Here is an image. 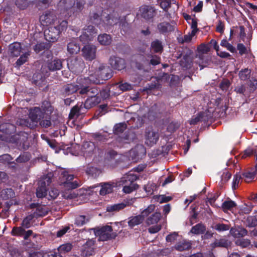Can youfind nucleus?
Masks as SVG:
<instances>
[{"label":"nucleus","instance_id":"obj_1","mask_svg":"<svg viewBox=\"0 0 257 257\" xmlns=\"http://www.w3.org/2000/svg\"><path fill=\"white\" fill-rule=\"evenodd\" d=\"M98 94L99 90L97 87L85 85L80 90L79 95L87 96L84 102H83V107L85 108L86 111L101 102V98Z\"/></svg>","mask_w":257,"mask_h":257},{"label":"nucleus","instance_id":"obj_2","mask_svg":"<svg viewBox=\"0 0 257 257\" xmlns=\"http://www.w3.org/2000/svg\"><path fill=\"white\" fill-rule=\"evenodd\" d=\"M68 22L66 20L59 22L58 24L50 26L48 30L44 32L46 39L52 42L57 41L60 34L66 30Z\"/></svg>","mask_w":257,"mask_h":257},{"label":"nucleus","instance_id":"obj_3","mask_svg":"<svg viewBox=\"0 0 257 257\" xmlns=\"http://www.w3.org/2000/svg\"><path fill=\"white\" fill-rule=\"evenodd\" d=\"M138 179L137 175L129 172L126 174L121 179L123 191L126 194H129L138 189L139 185L135 183Z\"/></svg>","mask_w":257,"mask_h":257},{"label":"nucleus","instance_id":"obj_4","mask_svg":"<svg viewBox=\"0 0 257 257\" xmlns=\"http://www.w3.org/2000/svg\"><path fill=\"white\" fill-rule=\"evenodd\" d=\"M90 20L92 23L97 26H112L114 23L110 15L103 11L100 15L96 13H92L90 15Z\"/></svg>","mask_w":257,"mask_h":257},{"label":"nucleus","instance_id":"obj_5","mask_svg":"<svg viewBox=\"0 0 257 257\" xmlns=\"http://www.w3.org/2000/svg\"><path fill=\"white\" fill-rule=\"evenodd\" d=\"M85 86V85H84L83 84L77 85L71 83L65 84L61 88L60 95L62 98H65L76 92L79 94L80 90Z\"/></svg>","mask_w":257,"mask_h":257},{"label":"nucleus","instance_id":"obj_6","mask_svg":"<svg viewBox=\"0 0 257 257\" xmlns=\"http://www.w3.org/2000/svg\"><path fill=\"white\" fill-rule=\"evenodd\" d=\"M112 231V227L111 226L106 225L96 229L95 234L99 236L100 240L105 241L114 238L116 237V233L113 232Z\"/></svg>","mask_w":257,"mask_h":257},{"label":"nucleus","instance_id":"obj_7","mask_svg":"<svg viewBox=\"0 0 257 257\" xmlns=\"http://www.w3.org/2000/svg\"><path fill=\"white\" fill-rule=\"evenodd\" d=\"M73 179V175L69 174L67 171H63L60 177V183L68 189H75L79 186V184L76 181H72Z\"/></svg>","mask_w":257,"mask_h":257},{"label":"nucleus","instance_id":"obj_8","mask_svg":"<svg viewBox=\"0 0 257 257\" xmlns=\"http://www.w3.org/2000/svg\"><path fill=\"white\" fill-rule=\"evenodd\" d=\"M67 65L70 70L76 74L82 71L84 62L81 57H77L71 58Z\"/></svg>","mask_w":257,"mask_h":257},{"label":"nucleus","instance_id":"obj_9","mask_svg":"<svg viewBox=\"0 0 257 257\" xmlns=\"http://www.w3.org/2000/svg\"><path fill=\"white\" fill-rule=\"evenodd\" d=\"M97 33V30L92 25H89L83 29L82 34L80 36V41L83 44L88 43L93 39Z\"/></svg>","mask_w":257,"mask_h":257},{"label":"nucleus","instance_id":"obj_10","mask_svg":"<svg viewBox=\"0 0 257 257\" xmlns=\"http://www.w3.org/2000/svg\"><path fill=\"white\" fill-rule=\"evenodd\" d=\"M145 143L149 146L156 144L159 139L158 132L154 131L152 127L147 128L145 133Z\"/></svg>","mask_w":257,"mask_h":257},{"label":"nucleus","instance_id":"obj_11","mask_svg":"<svg viewBox=\"0 0 257 257\" xmlns=\"http://www.w3.org/2000/svg\"><path fill=\"white\" fill-rule=\"evenodd\" d=\"M82 52L86 60L91 61L96 57V47L93 45H86L82 48Z\"/></svg>","mask_w":257,"mask_h":257},{"label":"nucleus","instance_id":"obj_12","mask_svg":"<svg viewBox=\"0 0 257 257\" xmlns=\"http://www.w3.org/2000/svg\"><path fill=\"white\" fill-rule=\"evenodd\" d=\"M109 64L115 70H121L125 68L124 59L116 56H111L109 59Z\"/></svg>","mask_w":257,"mask_h":257},{"label":"nucleus","instance_id":"obj_13","mask_svg":"<svg viewBox=\"0 0 257 257\" xmlns=\"http://www.w3.org/2000/svg\"><path fill=\"white\" fill-rule=\"evenodd\" d=\"M212 117V114L209 111H201L189 121L191 125L196 124L199 121L207 122Z\"/></svg>","mask_w":257,"mask_h":257},{"label":"nucleus","instance_id":"obj_14","mask_svg":"<svg viewBox=\"0 0 257 257\" xmlns=\"http://www.w3.org/2000/svg\"><path fill=\"white\" fill-rule=\"evenodd\" d=\"M191 54V52L189 50H187L186 52L183 51L179 54L178 56H177V58H180L182 56L183 57L182 59L180 61V64L181 67L186 69L191 67L192 63V60L190 57Z\"/></svg>","mask_w":257,"mask_h":257},{"label":"nucleus","instance_id":"obj_15","mask_svg":"<svg viewBox=\"0 0 257 257\" xmlns=\"http://www.w3.org/2000/svg\"><path fill=\"white\" fill-rule=\"evenodd\" d=\"M56 18L54 12L46 11L40 16L39 19L43 25H48L53 23Z\"/></svg>","mask_w":257,"mask_h":257},{"label":"nucleus","instance_id":"obj_16","mask_svg":"<svg viewBox=\"0 0 257 257\" xmlns=\"http://www.w3.org/2000/svg\"><path fill=\"white\" fill-rule=\"evenodd\" d=\"M94 241L93 240H87L80 249L81 255L87 257L93 254L94 253Z\"/></svg>","mask_w":257,"mask_h":257},{"label":"nucleus","instance_id":"obj_17","mask_svg":"<svg viewBox=\"0 0 257 257\" xmlns=\"http://www.w3.org/2000/svg\"><path fill=\"white\" fill-rule=\"evenodd\" d=\"M22 48L21 44L19 42H14L9 45L8 47V54L11 57H17L20 56Z\"/></svg>","mask_w":257,"mask_h":257},{"label":"nucleus","instance_id":"obj_18","mask_svg":"<svg viewBox=\"0 0 257 257\" xmlns=\"http://www.w3.org/2000/svg\"><path fill=\"white\" fill-rule=\"evenodd\" d=\"M98 75L100 76L101 81H105L112 77L113 72L108 66L101 65L99 67V74Z\"/></svg>","mask_w":257,"mask_h":257},{"label":"nucleus","instance_id":"obj_19","mask_svg":"<svg viewBox=\"0 0 257 257\" xmlns=\"http://www.w3.org/2000/svg\"><path fill=\"white\" fill-rule=\"evenodd\" d=\"M161 104L155 103L149 108L147 113L148 118L149 120H154L159 117L161 113Z\"/></svg>","mask_w":257,"mask_h":257},{"label":"nucleus","instance_id":"obj_20","mask_svg":"<svg viewBox=\"0 0 257 257\" xmlns=\"http://www.w3.org/2000/svg\"><path fill=\"white\" fill-rule=\"evenodd\" d=\"M86 112V110L83 107V102H78L76 105L71 109L69 113V117L73 118L75 116L78 117Z\"/></svg>","mask_w":257,"mask_h":257},{"label":"nucleus","instance_id":"obj_21","mask_svg":"<svg viewBox=\"0 0 257 257\" xmlns=\"http://www.w3.org/2000/svg\"><path fill=\"white\" fill-rule=\"evenodd\" d=\"M63 59L55 58L49 61L47 64V67L50 71H55L61 70L63 67Z\"/></svg>","mask_w":257,"mask_h":257},{"label":"nucleus","instance_id":"obj_22","mask_svg":"<svg viewBox=\"0 0 257 257\" xmlns=\"http://www.w3.org/2000/svg\"><path fill=\"white\" fill-rule=\"evenodd\" d=\"M142 16L146 20L152 19L156 14V11L153 7L145 6L141 9Z\"/></svg>","mask_w":257,"mask_h":257},{"label":"nucleus","instance_id":"obj_23","mask_svg":"<svg viewBox=\"0 0 257 257\" xmlns=\"http://www.w3.org/2000/svg\"><path fill=\"white\" fill-rule=\"evenodd\" d=\"M157 29L161 34H166L174 31V26L170 23L167 22H163L157 25Z\"/></svg>","mask_w":257,"mask_h":257},{"label":"nucleus","instance_id":"obj_24","mask_svg":"<svg viewBox=\"0 0 257 257\" xmlns=\"http://www.w3.org/2000/svg\"><path fill=\"white\" fill-rule=\"evenodd\" d=\"M83 83L84 84V85L89 86L90 84H100L103 83L101 81L100 76L96 75V74L90 75L88 77H85L82 79Z\"/></svg>","mask_w":257,"mask_h":257},{"label":"nucleus","instance_id":"obj_25","mask_svg":"<svg viewBox=\"0 0 257 257\" xmlns=\"http://www.w3.org/2000/svg\"><path fill=\"white\" fill-rule=\"evenodd\" d=\"M40 108L43 115H47V116L51 115L54 110V107L51 102L47 100L42 102Z\"/></svg>","mask_w":257,"mask_h":257},{"label":"nucleus","instance_id":"obj_26","mask_svg":"<svg viewBox=\"0 0 257 257\" xmlns=\"http://www.w3.org/2000/svg\"><path fill=\"white\" fill-rule=\"evenodd\" d=\"M192 247V243L191 241L183 240L177 243L175 246V249L179 251L188 250Z\"/></svg>","mask_w":257,"mask_h":257},{"label":"nucleus","instance_id":"obj_27","mask_svg":"<svg viewBox=\"0 0 257 257\" xmlns=\"http://www.w3.org/2000/svg\"><path fill=\"white\" fill-rule=\"evenodd\" d=\"M230 232L232 235L235 238L242 237L247 234V230L241 226L231 228Z\"/></svg>","mask_w":257,"mask_h":257},{"label":"nucleus","instance_id":"obj_28","mask_svg":"<svg viewBox=\"0 0 257 257\" xmlns=\"http://www.w3.org/2000/svg\"><path fill=\"white\" fill-rule=\"evenodd\" d=\"M30 117L33 121L37 123L42 118H44V115L41 112L40 107H36L30 112Z\"/></svg>","mask_w":257,"mask_h":257},{"label":"nucleus","instance_id":"obj_29","mask_svg":"<svg viewBox=\"0 0 257 257\" xmlns=\"http://www.w3.org/2000/svg\"><path fill=\"white\" fill-rule=\"evenodd\" d=\"M80 50V45L76 40H71L67 45V51L71 54H77Z\"/></svg>","mask_w":257,"mask_h":257},{"label":"nucleus","instance_id":"obj_30","mask_svg":"<svg viewBox=\"0 0 257 257\" xmlns=\"http://www.w3.org/2000/svg\"><path fill=\"white\" fill-rule=\"evenodd\" d=\"M206 230V225L202 223H199L192 227L190 232L194 234L199 235L204 234Z\"/></svg>","mask_w":257,"mask_h":257},{"label":"nucleus","instance_id":"obj_31","mask_svg":"<svg viewBox=\"0 0 257 257\" xmlns=\"http://www.w3.org/2000/svg\"><path fill=\"white\" fill-rule=\"evenodd\" d=\"M151 48L156 53H161L164 49L162 42L159 39H155L151 42Z\"/></svg>","mask_w":257,"mask_h":257},{"label":"nucleus","instance_id":"obj_32","mask_svg":"<svg viewBox=\"0 0 257 257\" xmlns=\"http://www.w3.org/2000/svg\"><path fill=\"white\" fill-rule=\"evenodd\" d=\"M50 42H41L37 43L34 47V50L36 53H39L42 51L45 52L51 47Z\"/></svg>","mask_w":257,"mask_h":257},{"label":"nucleus","instance_id":"obj_33","mask_svg":"<svg viewBox=\"0 0 257 257\" xmlns=\"http://www.w3.org/2000/svg\"><path fill=\"white\" fill-rule=\"evenodd\" d=\"M97 40L101 45L107 46L111 44L112 38L110 35L104 33L98 35Z\"/></svg>","mask_w":257,"mask_h":257},{"label":"nucleus","instance_id":"obj_34","mask_svg":"<svg viewBox=\"0 0 257 257\" xmlns=\"http://www.w3.org/2000/svg\"><path fill=\"white\" fill-rule=\"evenodd\" d=\"M1 198L3 200H8L15 196V193L12 188L3 189L0 192Z\"/></svg>","mask_w":257,"mask_h":257},{"label":"nucleus","instance_id":"obj_35","mask_svg":"<svg viewBox=\"0 0 257 257\" xmlns=\"http://www.w3.org/2000/svg\"><path fill=\"white\" fill-rule=\"evenodd\" d=\"M36 0H16V6L20 10H25L30 5L35 3Z\"/></svg>","mask_w":257,"mask_h":257},{"label":"nucleus","instance_id":"obj_36","mask_svg":"<svg viewBox=\"0 0 257 257\" xmlns=\"http://www.w3.org/2000/svg\"><path fill=\"white\" fill-rule=\"evenodd\" d=\"M144 220V216L141 215V214L135 216H132L128 221V225L130 227L133 228L135 226L142 223Z\"/></svg>","mask_w":257,"mask_h":257},{"label":"nucleus","instance_id":"obj_37","mask_svg":"<svg viewBox=\"0 0 257 257\" xmlns=\"http://www.w3.org/2000/svg\"><path fill=\"white\" fill-rule=\"evenodd\" d=\"M32 79L34 84L38 86H42L45 81V78L40 72L34 73Z\"/></svg>","mask_w":257,"mask_h":257},{"label":"nucleus","instance_id":"obj_38","mask_svg":"<svg viewBox=\"0 0 257 257\" xmlns=\"http://www.w3.org/2000/svg\"><path fill=\"white\" fill-rule=\"evenodd\" d=\"M251 71L248 68H244L240 70L238 72L239 79L242 81H246L250 77Z\"/></svg>","mask_w":257,"mask_h":257},{"label":"nucleus","instance_id":"obj_39","mask_svg":"<svg viewBox=\"0 0 257 257\" xmlns=\"http://www.w3.org/2000/svg\"><path fill=\"white\" fill-rule=\"evenodd\" d=\"M84 152L90 155L95 149V146L94 143L92 142H86L83 145Z\"/></svg>","mask_w":257,"mask_h":257},{"label":"nucleus","instance_id":"obj_40","mask_svg":"<svg viewBox=\"0 0 257 257\" xmlns=\"http://www.w3.org/2000/svg\"><path fill=\"white\" fill-rule=\"evenodd\" d=\"M29 55L30 54L28 52H25L22 55H20L19 58L15 63V67L19 68L22 65H23L28 61Z\"/></svg>","mask_w":257,"mask_h":257},{"label":"nucleus","instance_id":"obj_41","mask_svg":"<svg viewBox=\"0 0 257 257\" xmlns=\"http://www.w3.org/2000/svg\"><path fill=\"white\" fill-rule=\"evenodd\" d=\"M161 217V214L159 212H155L150 216L146 220L148 225L154 224L158 223Z\"/></svg>","mask_w":257,"mask_h":257},{"label":"nucleus","instance_id":"obj_42","mask_svg":"<svg viewBox=\"0 0 257 257\" xmlns=\"http://www.w3.org/2000/svg\"><path fill=\"white\" fill-rule=\"evenodd\" d=\"M108 111V106L107 104H103L99 106L98 109L95 111L94 115L97 118L100 117Z\"/></svg>","mask_w":257,"mask_h":257},{"label":"nucleus","instance_id":"obj_43","mask_svg":"<svg viewBox=\"0 0 257 257\" xmlns=\"http://www.w3.org/2000/svg\"><path fill=\"white\" fill-rule=\"evenodd\" d=\"M101 188L99 191L101 195H105L112 191L113 187L112 185L108 183L101 184Z\"/></svg>","mask_w":257,"mask_h":257},{"label":"nucleus","instance_id":"obj_44","mask_svg":"<svg viewBox=\"0 0 257 257\" xmlns=\"http://www.w3.org/2000/svg\"><path fill=\"white\" fill-rule=\"evenodd\" d=\"M127 206L126 203H121L110 205L107 207L106 211L108 212H113L119 211Z\"/></svg>","mask_w":257,"mask_h":257},{"label":"nucleus","instance_id":"obj_45","mask_svg":"<svg viewBox=\"0 0 257 257\" xmlns=\"http://www.w3.org/2000/svg\"><path fill=\"white\" fill-rule=\"evenodd\" d=\"M34 217L35 216L33 214L27 215L23 219L21 225L25 228H30L32 225V221Z\"/></svg>","mask_w":257,"mask_h":257},{"label":"nucleus","instance_id":"obj_46","mask_svg":"<svg viewBox=\"0 0 257 257\" xmlns=\"http://www.w3.org/2000/svg\"><path fill=\"white\" fill-rule=\"evenodd\" d=\"M132 139L130 138L128 133H125L123 136H118L116 139V142L120 145L129 144Z\"/></svg>","mask_w":257,"mask_h":257},{"label":"nucleus","instance_id":"obj_47","mask_svg":"<svg viewBox=\"0 0 257 257\" xmlns=\"http://www.w3.org/2000/svg\"><path fill=\"white\" fill-rule=\"evenodd\" d=\"M48 189L47 187L38 183V187L36 190V195L38 198H43L47 195Z\"/></svg>","mask_w":257,"mask_h":257},{"label":"nucleus","instance_id":"obj_48","mask_svg":"<svg viewBox=\"0 0 257 257\" xmlns=\"http://www.w3.org/2000/svg\"><path fill=\"white\" fill-rule=\"evenodd\" d=\"M40 125L44 128H48L52 125L51 115H44V118L39 121Z\"/></svg>","mask_w":257,"mask_h":257},{"label":"nucleus","instance_id":"obj_49","mask_svg":"<svg viewBox=\"0 0 257 257\" xmlns=\"http://www.w3.org/2000/svg\"><path fill=\"white\" fill-rule=\"evenodd\" d=\"M127 127V125L125 122H120L114 125L113 132L114 134L118 135L122 133Z\"/></svg>","mask_w":257,"mask_h":257},{"label":"nucleus","instance_id":"obj_50","mask_svg":"<svg viewBox=\"0 0 257 257\" xmlns=\"http://www.w3.org/2000/svg\"><path fill=\"white\" fill-rule=\"evenodd\" d=\"M255 176V172L250 171L243 172L241 175L242 179H243L244 181L246 183L253 181Z\"/></svg>","mask_w":257,"mask_h":257},{"label":"nucleus","instance_id":"obj_51","mask_svg":"<svg viewBox=\"0 0 257 257\" xmlns=\"http://www.w3.org/2000/svg\"><path fill=\"white\" fill-rule=\"evenodd\" d=\"M31 157V155L29 152H25L16 159V161L19 163H26L30 160Z\"/></svg>","mask_w":257,"mask_h":257},{"label":"nucleus","instance_id":"obj_52","mask_svg":"<svg viewBox=\"0 0 257 257\" xmlns=\"http://www.w3.org/2000/svg\"><path fill=\"white\" fill-rule=\"evenodd\" d=\"M241 158L245 159L246 157H250L252 155H254L256 158V161H257V150L256 149H253L251 148H247L245 149L242 154H241Z\"/></svg>","mask_w":257,"mask_h":257},{"label":"nucleus","instance_id":"obj_53","mask_svg":"<svg viewBox=\"0 0 257 257\" xmlns=\"http://www.w3.org/2000/svg\"><path fill=\"white\" fill-rule=\"evenodd\" d=\"M236 206L235 202L231 200L224 201L221 205L222 209L224 211L225 210H231L232 208Z\"/></svg>","mask_w":257,"mask_h":257},{"label":"nucleus","instance_id":"obj_54","mask_svg":"<svg viewBox=\"0 0 257 257\" xmlns=\"http://www.w3.org/2000/svg\"><path fill=\"white\" fill-rule=\"evenodd\" d=\"M25 229L21 225L20 226H15L12 228L11 231V234L13 236H23L24 233H25Z\"/></svg>","mask_w":257,"mask_h":257},{"label":"nucleus","instance_id":"obj_55","mask_svg":"<svg viewBox=\"0 0 257 257\" xmlns=\"http://www.w3.org/2000/svg\"><path fill=\"white\" fill-rule=\"evenodd\" d=\"M246 226L253 227L257 226V214L253 216H249L246 219Z\"/></svg>","mask_w":257,"mask_h":257},{"label":"nucleus","instance_id":"obj_56","mask_svg":"<svg viewBox=\"0 0 257 257\" xmlns=\"http://www.w3.org/2000/svg\"><path fill=\"white\" fill-rule=\"evenodd\" d=\"M53 175L52 173H48L46 176H44V177L42 178L38 183H40V184H42V185L47 187L52 182V178L53 177Z\"/></svg>","mask_w":257,"mask_h":257},{"label":"nucleus","instance_id":"obj_57","mask_svg":"<svg viewBox=\"0 0 257 257\" xmlns=\"http://www.w3.org/2000/svg\"><path fill=\"white\" fill-rule=\"evenodd\" d=\"M85 2L84 0H76V3L74 4L73 8L74 13H79L84 8Z\"/></svg>","mask_w":257,"mask_h":257},{"label":"nucleus","instance_id":"obj_58","mask_svg":"<svg viewBox=\"0 0 257 257\" xmlns=\"http://www.w3.org/2000/svg\"><path fill=\"white\" fill-rule=\"evenodd\" d=\"M110 87L107 86L101 90H99V93L100 94V96H99L101 98V99H106L109 97L110 92Z\"/></svg>","mask_w":257,"mask_h":257},{"label":"nucleus","instance_id":"obj_59","mask_svg":"<svg viewBox=\"0 0 257 257\" xmlns=\"http://www.w3.org/2000/svg\"><path fill=\"white\" fill-rule=\"evenodd\" d=\"M228 246V241L225 239H220L219 240H216L213 243L211 244L212 247H227Z\"/></svg>","mask_w":257,"mask_h":257},{"label":"nucleus","instance_id":"obj_60","mask_svg":"<svg viewBox=\"0 0 257 257\" xmlns=\"http://www.w3.org/2000/svg\"><path fill=\"white\" fill-rule=\"evenodd\" d=\"M72 248V244L70 243H67L60 245L58 248V251L60 253H65L70 251Z\"/></svg>","mask_w":257,"mask_h":257},{"label":"nucleus","instance_id":"obj_61","mask_svg":"<svg viewBox=\"0 0 257 257\" xmlns=\"http://www.w3.org/2000/svg\"><path fill=\"white\" fill-rule=\"evenodd\" d=\"M2 158L4 160L8 161L9 168L14 170L17 168V164L15 163V162H10L13 160V158L10 155L5 154L3 155Z\"/></svg>","mask_w":257,"mask_h":257},{"label":"nucleus","instance_id":"obj_62","mask_svg":"<svg viewBox=\"0 0 257 257\" xmlns=\"http://www.w3.org/2000/svg\"><path fill=\"white\" fill-rule=\"evenodd\" d=\"M220 45L222 47L226 48L228 50H229L231 53L236 52L235 47H234L231 44L229 43L226 39H223L221 40Z\"/></svg>","mask_w":257,"mask_h":257},{"label":"nucleus","instance_id":"obj_63","mask_svg":"<svg viewBox=\"0 0 257 257\" xmlns=\"http://www.w3.org/2000/svg\"><path fill=\"white\" fill-rule=\"evenodd\" d=\"M213 228L218 232H222L228 230L230 228V226L228 224L217 223L215 225Z\"/></svg>","mask_w":257,"mask_h":257},{"label":"nucleus","instance_id":"obj_64","mask_svg":"<svg viewBox=\"0 0 257 257\" xmlns=\"http://www.w3.org/2000/svg\"><path fill=\"white\" fill-rule=\"evenodd\" d=\"M241 179V175L237 173L233 176V179L232 183V189L233 190H235L237 188L240 180Z\"/></svg>","mask_w":257,"mask_h":257}]
</instances>
